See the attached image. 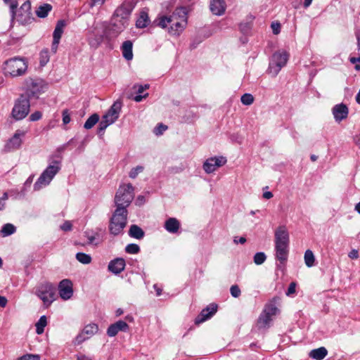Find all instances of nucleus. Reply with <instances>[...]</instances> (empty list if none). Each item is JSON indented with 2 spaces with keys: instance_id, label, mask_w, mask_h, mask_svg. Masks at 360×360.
Instances as JSON below:
<instances>
[{
  "instance_id": "f257e3e1",
  "label": "nucleus",
  "mask_w": 360,
  "mask_h": 360,
  "mask_svg": "<svg viewBox=\"0 0 360 360\" xmlns=\"http://www.w3.org/2000/svg\"><path fill=\"white\" fill-rule=\"evenodd\" d=\"M158 20L159 27L166 28L169 25V33L179 35L187 25V9L186 7L176 8L171 15L161 16Z\"/></svg>"
},
{
  "instance_id": "f03ea898",
  "label": "nucleus",
  "mask_w": 360,
  "mask_h": 360,
  "mask_svg": "<svg viewBox=\"0 0 360 360\" xmlns=\"http://www.w3.org/2000/svg\"><path fill=\"white\" fill-rule=\"evenodd\" d=\"M276 258L279 261L277 268L285 269L289 252V234L285 226H281L275 231Z\"/></svg>"
},
{
  "instance_id": "7ed1b4c3",
  "label": "nucleus",
  "mask_w": 360,
  "mask_h": 360,
  "mask_svg": "<svg viewBox=\"0 0 360 360\" xmlns=\"http://www.w3.org/2000/svg\"><path fill=\"white\" fill-rule=\"evenodd\" d=\"M134 5L131 1H124L115 11L111 18V29L116 34L122 32L128 25V21Z\"/></svg>"
},
{
  "instance_id": "20e7f679",
  "label": "nucleus",
  "mask_w": 360,
  "mask_h": 360,
  "mask_svg": "<svg viewBox=\"0 0 360 360\" xmlns=\"http://www.w3.org/2000/svg\"><path fill=\"white\" fill-rule=\"evenodd\" d=\"M62 158L60 155H52L49 160L48 167L44 170L40 176L34 184L36 191L50 184L53 177L60 170Z\"/></svg>"
},
{
  "instance_id": "39448f33",
  "label": "nucleus",
  "mask_w": 360,
  "mask_h": 360,
  "mask_svg": "<svg viewBox=\"0 0 360 360\" xmlns=\"http://www.w3.org/2000/svg\"><path fill=\"white\" fill-rule=\"evenodd\" d=\"M28 70V61L24 57L15 56L5 60L3 72L6 77L12 78L25 75Z\"/></svg>"
},
{
  "instance_id": "423d86ee",
  "label": "nucleus",
  "mask_w": 360,
  "mask_h": 360,
  "mask_svg": "<svg viewBox=\"0 0 360 360\" xmlns=\"http://www.w3.org/2000/svg\"><path fill=\"white\" fill-rule=\"evenodd\" d=\"M127 209H115L109 221L108 229L111 235L115 236L123 233L127 224Z\"/></svg>"
},
{
  "instance_id": "0eeeda50",
  "label": "nucleus",
  "mask_w": 360,
  "mask_h": 360,
  "mask_svg": "<svg viewBox=\"0 0 360 360\" xmlns=\"http://www.w3.org/2000/svg\"><path fill=\"white\" fill-rule=\"evenodd\" d=\"M134 199V187L131 184L120 186L115 197L116 209H127Z\"/></svg>"
},
{
  "instance_id": "6e6552de",
  "label": "nucleus",
  "mask_w": 360,
  "mask_h": 360,
  "mask_svg": "<svg viewBox=\"0 0 360 360\" xmlns=\"http://www.w3.org/2000/svg\"><path fill=\"white\" fill-rule=\"evenodd\" d=\"M121 108L122 102L117 101L112 104L107 113L103 116L97 131L100 136L103 135L104 131L108 126L114 123L117 120Z\"/></svg>"
},
{
  "instance_id": "1a4fd4ad",
  "label": "nucleus",
  "mask_w": 360,
  "mask_h": 360,
  "mask_svg": "<svg viewBox=\"0 0 360 360\" xmlns=\"http://www.w3.org/2000/svg\"><path fill=\"white\" fill-rule=\"evenodd\" d=\"M35 294L43 302L44 306L47 308L55 300V286L49 282L42 283L37 286Z\"/></svg>"
},
{
  "instance_id": "9d476101",
  "label": "nucleus",
  "mask_w": 360,
  "mask_h": 360,
  "mask_svg": "<svg viewBox=\"0 0 360 360\" xmlns=\"http://www.w3.org/2000/svg\"><path fill=\"white\" fill-rule=\"evenodd\" d=\"M30 99L22 95L15 102L11 111L12 117L15 120H21L27 117L30 112Z\"/></svg>"
},
{
  "instance_id": "9b49d317",
  "label": "nucleus",
  "mask_w": 360,
  "mask_h": 360,
  "mask_svg": "<svg viewBox=\"0 0 360 360\" xmlns=\"http://www.w3.org/2000/svg\"><path fill=\"white\" fill-rule=\"evenodd\" d=\"M288 58L289 54L286 51H278L274 53L268 68L269 74L274 77L276 76L281 68L287 64Z\"/></svg>"
},
{
  "instance_id": "f8f14e48",
  "label": "nucleus",
  "mask_w": 360,
  "mask_h": 360,
  "mask_svg": "<svg viewBox=\"0 0 360 360\" xmlns=\"http://www.w3.org/2000/svg\"><path fill=\"white\" fill-rule=\"evenodd\" d=\"M11 11L12 18L22 25L30 24L34 20L31 13V2L30 1H25L19 9H13V11L11 10Z\"/></svg>"
},
{
  "instance_id": "ddd939ff",
  "label": "nucleus",
  "mask_w": 360,
  "mask_h": 360,
  "mask_svg": "<svg viewBox=\"0 0 360 360\" xmlns=\"http://www.w3.org/2000/svg\"><path fill=\"white\" fill-rule=\"evenodd\" d=\"M44 82L40 79L29 78L25 80L26 94L30 98H37L43 91Z\"/></svg>"
},
{
  "instance_id": "4468645a",
  "label": "nucleus",
  "mask_w": 360,
  "mask_h": 360,
  "mask_svg": "<svg viewBox=\"0 0 360 360\" xmlns=\"http://www.w3.org/2000/svg\"><path fill=\"white\" fill-rule=\"evenodd\" d=\"M226 159L224 157H213L206 160L203 164V169L207 174L214 172L217 168L224 165Z\"/></svg>"
},
{
  "instance_id": "2eb2a0df",
  "label": "nucleus",
  "mask_w": 360,
  "mask_h": 360,
  "mask_svg": "<svg viewBox=\"0 0 360 360\" xmlns=\"http://www.w3.org/2000/svg\"><path fill=\"white\" fill-rule=\"evenodd\" d=\"M58 292L61 299L68 300L73 295V284L70 279H63L58 284Z\"/></svg>"
},
{
  "instance_id": "dca6fc26",
  "label": "nucleus",
  "mask_w": 360,
  "mask_h": 360,
  "mask_svg": "<svg viewBox=\"0 0 360 360\" xmlns=\"http://www.w3.org/2000/svg\"><path fill=\"white\" fill-rule=\"evenodd\" d=\"M217 311V304L212 303L203 309L195 319V324L199 325L211 318Z\"/></svg>"
},
{
  "instance_id": "f3484780",
  "label": "nucleus",
  "mask_w": 360,
  "mask_h": 360,
  "mask_svg": "<svg viewBox=\"0 0 360 360\" xmlns=\"http://www.w3.org/2000/svg\"><path fill=\"white\" fill-rule=\"evenodd\" d=\"M27 131L18 129L13 136L6 143V148L8 150H15L20 147L22 144V138L25 136Z\"/></svg>"
},
{
  "instance_id": "a211bd4d",
  "label": "nucleus",
  "mask_w": 360,
  "mask_h": 360,
  "mask_svg": "<svg viewBox=\"0 0 360 360\" xmlns=\"http://www.w3.org/2000/svg\"><path fill=\"white\" fill-rule=\"evenodd\" d=\"M129 330V325L124 321H118L110 325L107 330V335L109 337L115 336L120 331L126 332Z\"/></svg>"
},
{
  "instance_id": "6ab92c4d",
  "label": "nucleus",
  "mask_w": 360,
  "mask_h": 360,
  "mask_svg": "<svg viewBox=\"0 0 360 360\" xmlns=\"http://www.w3.org/2000/svg\"><path fill=\"white\" fill-rule=\"evenodd\" d=\"M349 110L346 105L343 103L335 105L333 108V114L335 121L340 122L346 119L348 116Z\"/></svg>"
},
{
  "instance_id": "aec40b11",
  "label": "nucleus",
  "mask_w": 360,
  "mask_h": 360,
  "mask_svg": "<svg viewBox=\"0 0 360 360\" xmlns=\"http://www.w3.org/2000/svg\"><path fill=\"white\" fill-rule=\"evenodd\" d=\"M125 266V260L118 257L110 262L108 270L115 274H118L124 270Z\"/></svg>"
},
{
  "instance_id": "412c9836",
  "label": "nucleus",
  "mask_w": 360,
  "mask_h": 360,
  "mask_svg": "<svg viewBox=\"0 0 360 360\" xmlns=\"http://www.w3.org/2000/svg\"><path fill=\"white\" fill-rule=\"evenodd\" d=\"M226 3L224 0H210V11L216 15H221L226 11Z\"/></svg>"
},
{
  "instance_id": "4be33fe9",
  "label": "nucleus",
  "mask_w": 360,
  "mask_h": 360,
  "mask_svg": "<svg viewBox=\"0 0 360 360\" xmlns=\"http://www.w3.org/2000/svg\"><path fill=\"white\" fill-rule=\"evenodd\" d=\"M132 49L133 43L130 40L124 41L121 46L122 56L127 60H131L133 58Z\"/></svg>"
},
{
  "instance_id": "5701e85b",
  "label": "nucleus",
  "mask_w": 360,
  "mask_h": 360,
  "mask_svg": "<svg viewBox=\"0 0 360 360\" xmlns=\"http://www.w3.org/2000/svg\"><path fill=\"white\" fill-rule=\"evenodd\" d=\"M165 229L169 233H176L180 228V223L176 218H169L165 222Z\"/></svg>"
},
{
  "instance_id": "b1692460",
  "label": "nucleus",
  "mask_w": 360,
  "mask_h": 360,
  "mask_svg": "<svg viewBox=\"0 0 360 360\" xmlns=\"http://www.w3.org/2000/svg\"><path fill=\"white\" fill-rule=\"evenodd\" d=\"M327 354H328L327 349L323 347H321L318 349H312L309 352V357H311L315 360H322L326 356Z\"/></svg>"
},
{
  "instance_id": "393cba45",
  "label": "nucleus",
  "mask_w": 360,
  "mask_h": 360,
  "mask_svg": "<svg viewBox=\"0 0 360 360\" xmlns=\"http://www.w3.org/2000/svg\"><path fill=\"white\" fill-rule=\"evenodd\" d=\"M129 236L131 238L140 240L144 237L145 233L138 225L133 224L129 230Z\"/></svg>"
},
{
  "instance_id": "a878e982",
  "label": "nucleus",
  "mask_w": 360,
  "mask_h": 360,
  "mask_svg": "<svg viewBox=\"0 0 360 360\" xmlns=\"http://www.w3.org/2000/svg\"><path fill=\"white\" fill-rule=\"evenodd\" d=\"M148 88V84L134 85L133 89L136 91L137 95L134 96V100L136 102H140L143 98H146L148 94L146 93L144 95H142V93Z\"/></svg>"
},
{
  "instance_id": "bb28decb",
  "label": "nucleus",
  "mask_w": 360,
  "mask_h": 360,
  "mask_svg": "<svg viewBox=\"0 0 360 360\" xmlns=\"http://www.w3.org/2000/svg\"><path fill=\"white\" fill-rule=\"evenodd\" d=\"M150 20L147 12L142 11L140 13L139 17L136 20V26L138 28H144L149 24Z\"/></svg>"
},
{
  "instance_id": "cd10ccee",
  "label": "nucleus",
  "mask_w": 360,
  "mask_h": 360,
  "mask_svg": "<svg viewBox=\"0 0 360 360\" xmlns=\"http://www.w3.org/2000/svg\"><path fill=\"white\" fill-rule=\"evenodd\" d=\"M105 234V229H97V231L91 236V245H97L103 242Z\"/></svg>"
},
{
  "instance_id": "c85d7f7f",
  "label": "nucleus",
  "mask_w": 360,
  "mask_h": 360,
  "mask_svg": "<svg viewBox=\"0 0 360 360\" xmlns=\"http://www.w3.org/2000/svg\"><path fill=\"white\" fill-rule=\"evenodd\" d=\"M52 6L49 4H44L43 5L39 6L37 10L36 11V15L41 18H44L46 17L49 13L51 11Z\"/></svg>"
},
{
  "instance_id": "c756f323",
  "label": "nucleus",
  "mask_w": 360,
  "mask_h": 360,
  "mask_svg": "<svg viewBox=\"0 0 360 360\" xmlns=\"http://www.w3.org/2000/svg\"><path fill=\"white\" fill-rule=\"evenodd\" d=\"M65 26V22L64 20L58 21L55 30L53 34V39L60 40L61 36L63 33V29Z\"/></svg>"
},
{
  "instance_id": "7c9ffc66",
  "label": "nucleus",
  "mask_w": 360,
  "mask_h": 360,
  "mask_svg": "<svg viewBox=\"0 0 360 360\" xmlns=\"http://www.w3.org/2000/svg\"><path fill=\"white\" fill-rule=\"evenodd\" d=\"M271 317L266 314L265 312H262L258 320L257 325L259 328H266L269 326L270 322L271 321Z\"/></svg>"
},
{
  "instance_id": "2f4dec72",
  "label": "nucleus",
  "mask_w": 360,
  "mask_h": 360,
  "mask_svg": "<svg viewBox=\"0 0 360 360\" xmlns=\"http://www.w3.org/2000/svg\"><path fill=\"white\" fill-rule=\"evenodd\" d=\"M47 325V318L46 316H41L38 321L35 323L36 333L38 335H41L44 331V328Z\"/></svg>"
},
{
  "instance_id": "473e14b6",
  "label": "nucleus",
  "mask_w": 360,
  "mask_h": 360,
  "mask_svg": "<svg viewBox=\"0 0 360 360\" xmlns=\"http://www.w3.org/2000/svg\"><path fill=\"white\" fill-rule=\"evenodd\" d=\"M50 60V55L47 49H43L39 53V64L41 67H44Z\"/></svg>"
},
{
  "instance_id": "72a5a7b5",
  "label": "nucleus",
  "mask_w": 360,
  "mask_h": 360,
  "mask_svg": "<svg viewBox=\"0 0 360 360\" xmlns=\"http://www.w3.org/2000/svg\"><path fill=\"white\" fill-rule=\"evenodd\" d=\"M304 262L308 267H311L314 265L315 257L311 250H307L304 253Z\"/></svg>"
},
{
  "instance_id": "f704fd0d",
  "label": "nucleus",
  "mask_w": 360,
  "mask_h": 360,
  "mask_svg": "<svg viewBox=\"0 0 360 360\" xmlns=\"http://www.w3.org/2000/svg\"><path fill=\"white\" fill-rule=\"evenodd\" d=\"M89 330L88 326H86L84 329L79 333L75 338V343L79 345L82 343L85 340L89 339Z\"/></svg>"
},
{
  "instance_id": "c9c22d12",
  "label": "nucleus",
  "mask_w": 360,
  "mask_h": 360,
  "mask_svg": "<svg viewBox=\"0 0 360 360\" xmlns=\"http://www.w3.org/2000/svg\"><path fill=\"white\" fill-rule=\"evenodd\" d=\"M15 231V227L11 224H5L1 231L4 236H8L13 234Z\"/></svg>"
},
{
  "instance_id": "e433bc0d",
  "label": "nucleus",
  "mask_w": 360,
  "mask_h": 360,
  "mask_svg": "<svg viewBox=\"0 0 360 360\" xmlns=\"http://www.w3.org/2000/svg\"><path fill=\"white\" fill-rule=\"evenodd\" d=\"M125 251L128 254H138L140 252V248L137 244L130 243L125 247Z\"/></svg>"
},
{
  "instance_id": "4c0bfd02",
  "label": "nucleus",
  "mask_w": 360,
  "mask_h": 360,
  "mask_svg": "<svg viewBox=\"0 0 360 360\" xmlns=\"http://www.w3.org/2000/svg\"><path fill=\"white\" fill-rule=\"evenodd\" d=\"M241 103L245 105H250L254 102V96L250 94H244L240 98Z\"/></svg>"
},
{
  "instance_id": "58836bf2",
  "label": "nucleus",
  "mask_w": 360,
  "mask_h": 360,
  "mask_svg": "<svg viewBox=\"0 0 360 360\" xmlns=\"http://www.w3.org/2000/svg\"><path fill=\"white\" fill-rule=\"evenodd\" d=\"M266 259V255L264 252H257L254 256V262L257 265L263 264Z\"/></svg>"
},
{
  "instance_id": "ea45409f",
  "label": "nucleus",
  "mask_w": 360,
  "mask_h": 360,
  "mask_svg": "<svg viewBox=\"0 0 360 360\" xmlns=\"http://www.w3.org/2000/svg\"><path fill=\"white\" fill-rule=\"evenodd\" d=\"M76 258L79 262L82 264L90 263V256L89 255L82 252H78L76 255Z\"/></svg>"
},
{
  "instance_id": "a19ab883",
  "label": "nucleus",
  "mask_w": 360,
  "mask_h": 360,
  "mask_svg": "<svg viewBox=\"0 0 360 360\" xmlns=\"http://www.w3.org/2000/svg\"><path fill=\"white\" fill-rule=\"evenodd\" d=\"M143 171V167L142 166H136V167H134L131 169L130 172H129V177L131 178V179H135L137 175L142 172Z\"/></svg>"
},
{
  "instance_id": "79ce46f5",
  "label": "nucleus",
  "mask_w": 360,
  "mask_h": 360,
  "mask_svg": "<svg viewBox=\"0 0 360 360\" xmlns=\"http://www.w3.org/2000/svg\"><path fill=\"white\" fill-rule=\"evenodd\" d=\"M167 129V126L163 124L162 123H160L157 125V127L154 129V133L157 136L162 135L165 131Z\"/></svg>"
},
{
  "instance_id": "37998d69",
  "label": "nucleus",
  "mask_w": 360,
  "mask_h": 360,
  "mask_svg": "<svg viewBox=\"0 0 360 360\" xmlns=\"http://www.w3.org/2000/svg\"><path fill=\"white\" fill-rule=\"evenodd\" d=\"M277 308L274 304H270L267 306L264 310V312H265L266 314H268L269 316L272 317L274 315L276 314Z\"/></svg>"
},
{
  "instance_id": "c03bdc74",
  "label": "nucleus",
  "mask_w": 360,
  "mask_h": 360,
  "mask_svg": "<svg viewBox=\"0 0 360 360\" xmlns=\"http://www.w3.org/2000/svg\"><path fill=\"white\" fill-rule=\"evenodd\" d=\"M230 292L231 295L236 298L238 297L241 294L240 289L238 285H233L230 288Z\"/></svg>"
},
{
  "instance_id": "a18cd8bd",
  "label": "nucleus",
  "mask_w": 360,
  "mask_h": 360,
  "mask_svg": "<svg viewBox=\"0 0 360 360\" xmlns=\"http://www.w3.org/2000/svg\"><path fill=\"white\" fill-rule=\"evenodd\" d=\"M8 198V195L6 192H5L3 195L0 198V211L4 210L6 207V201Z\"/></svg>"
},
{
  "instance_id": "49530a36",
  "label": "nucleus",
  "mask_w": 360,
  "mask_h": 360,
  "mask_svg": "<svg viewBox=\"0 0 360 360\" xmlns=\"http://www.w3.org/2000/svg\"><path fill=\"white\" fill-rule=\"evenodd\" d=\"M62 115H63V124H67L70 123L71 119H70V115L68 110H67V109L64 110L63 111Z\"/></svg>"
},
{
  "instance_id": "de8ad7c7",
  "label": "nucleus",
  "mask_w": 360,
  "mask_h": 360,
  "mask_svg": "<svg viewBox=\"0 0 360 360\" xmlns=\"http://www.w3.org/2000/svg\"><path fill=\"white\" fill-rule=\"evenodd\" d=\"M72 224L70 221H65L61 226L60 229L63 231H70L72 230Z\"/></svg>"
},
{
  "instance_id": "09e8293b",
  "label": "nucleus",
  "mask_w": 360,
  "mask_h": 360,
  "mask_svg": "<svg viewBox=\"0 0 360 360\" xmlns=\"http://www.w3.org/2000/svg\"><path fill=\"white\" fill-rule=\"evenodd\" d=\"M42 117V114L40 111H36L31 114L30 116V121L34 122L40 120Z\"/></svg>"
},
{
  "instance_id": "8fccbe9b",
  "label": "nucleus",
  "mask_w": 360,
  "mask_h": 360,
  "mask_svg": "<svg viewBox=\"0 0 360 360\" xmlns=\"http://www.w3.org/2000/svg\"><path fill=\"white\" fill-rule=\"evenodd\" d=\"M271 29L274 34H278L281 32V24L279 22H272Z\"/></svg>"
},
{
  "instance_id": "3c124183",
  "label": "nucleus",
  "mask_w": 360,
  "mask_h": 360,
  "mask_svg": "<svg viewBox=\"0 0 360 360\" xmlns=\"http://www.w3.org/2000/svg\"><path fill=\"white\" fill-rule=\"evenodd\" d=\"M6 4H8L11 10L13 11V9H16L18 7L17 0H4Z\"/></svg>"
},
{
  "instance_id": "603ef678",
  "label": "nucleus",
  "mask_w": 360,
  "mask_h": 360,
  "mask_svg": "<svg viewBox=\"0 0 360 360\" xmlns=\"http://www.w3.org/2000/svg\"><path fill=\"white\" fill-rule=\"evenodd\" d=\"M296 283L295 282H292L290 283L288 290L286 292L287 295H290L295 292Z\"/></svg>"
},
{
  "instance_id": "864d4df0",
  "label": "nucleus",
  "mask_w": 360,
  "mask_h": 360,
  "mask_svg": "<svg viewBox=\"0 0 360 360\" xmlns=\"http://www.w3.org/2000/svg\"><path fill=\"white\" fill-rule=\"evenodd\" d=\"M59 43H60V40L53 39V43L51 45V50L53 53H56L57 51Z\"/></svg>"
},
{
  "instance_id": "5fc2aeb1",
  "label": "nucleus",
  "mask_w": 360,
  "mask_h": 360,
  "mask_svg": "<svg viewBox=\"0 0 360 360\" xmlns=\"http://www.w3.org/2000/svg\"><path fill=\"white\" fill-rule=\"evenodd\" d=\"M99 121V116L98 114H92L91 115V127L95 125Z\"/></svg>"
},
{
  "instance_id": "6e6d98bb",
  "label": "nucleus",
  "mask_w": 360,
  "mask_h": 360,
  "mask_svg": "<svg viewBox=\"0 0 360 360\" xmlns=\"http://www.w3.org/2000/svg\"><path fill=\"white\" fill-rule=\"evenodd\" d=\"M106 0H91V7L95 6H101Z\"/></svg>"
},
{
  "instance_id": "4d7b16f0",
  "label": "nucleus",
  "mask_w": 360,
  "mask_h": 360,
  "mask_svg": "<svg viewBox=\"0 0 360 360\" xmlns=\"http://www.w3.org/2000/svg\"><path fill=\"white\" fill-rule=\"evenodd\" d=\"M349 257L354 259H357L359 257V252L357 250H352L349 253Z\"/></svg>"
},
{
  "instance_id": "13d9d810",
  "label": "nucleus",
  "mask_w": 360,
  "mask_h": 360,
  "mask_svg": "<svg viewBox=\"0 0 360 360\" xmlns=\"http://www.w3.org/2000/svg\"><path fill=\"white\" fill-rule=\"evenodd\" d=\"M8 300L6 297L0 295V307H5L7 304Z\"/></svg>"
},
{
  "instance_id": "bf43d9fd",
  "label": "nucleus",
  "mask_w": 360,
  "mask_h": 360,
  "mask_svg": "<svg viewBox=\"0 0 360 360\" xmlns=\"http://www.w3.org/2000/svg\"><path fill=\"white\" fill-rule=\"evenodd\" d=\"M237 238V237H235L233 240L236 244H238V243L244 244L246 242V238L245 237H240L238 240Z\"/></svg>"
},
{
  "instance_id": "052dcab7",
  "label": "nucleus",
  "mask_w": 360,
  "mask_h": 360,
  "mask_svg": "<svg viewBox=\"0 0 360 360\" xmlns=\"http://www.w3.org/2000/svg\"><path fill=\"white\" fill-rule=\"evenodd\" d=\"M239 27L242 32L247 31V30H250V28L249 24H248V23L240 24Z\"/></svg>"
},
{
  "instance_id": "680f3d73",
  "label": "nucleus",
  "mask_w": 360,
  "mask_h": 360,
  "mask_svg": "<svg viewBox=\"0 0 360 360\" xmlns=\"http://www.w3.org/2000/svg\"><path fill=\"white\" fill-rule=\"evenodd\" d=\"M273 197V194L270 191H266L263 193V198L265 199H270Z\"/></svg>"
},
{
  "instance_id": "e2e57ef3",
  "label": "nucleus",
  "mask_w": 360,
  "mask_h": 360,
  "mask_svg": "<svg viewBox=\"0 0 360 360\" xmlns=\"http://www.w3.org/2000/svg\"><path fill=\"white\" fill-rule=\"evenodd\" d=\"M356 39H357L358 50L359 51V55H360V31H357L356 32Z\"/></svg>"
},
{
  "instance_id": "0e129e2a",
  "label": "nucleus",
  "mask_w": 360,
  "mask_h": 360,
  "mask_svg": "<svg viewBox=\"0 0 360 360\" xmlns=\"http://www.w3.org/2000/svg\"><path fill=\"white\" fill-rule=\"evenodd\" d=\"M154 289L156 291V295L160 296L162 294V289L158 286V285L155 284L153 285Z\"/></svg>"
},
{
  "instance_id": "69168bd1",
  "label": "nucleus",
  "mask_w": 360,
  "mask_h": 360,
  "mask_svg": "<svg viewBox=\"0 0 360 360\" xmlns=\"http://www.w3.org/2000/svg\"><path fill=\"white\" fill-rule=\"evenodd\" d=\"M349 61L352 64H355L357 62L360 63V57H358V58L352 57V58H349Z\"/></svg>"
},
{
  "instance_id": "338daca9",
  "label": "nucleus",
  "mask_w": 360,
  "mask_h": 360,
  "mask_svg": "<svg viewBox=\"0 0 360 360\" xmlns=\"http://www.w3.org/2000/svg\"><path fill=\"white\" fill-rule=\"evenodd\" d=\"M312 2V0H304V7L307 8L309 7Z\"/></svg>"
},
{
  "instance_id": "774afa93",
  "label": "nucleus",
  "mask_w": 360,
  "mask_h": 360,
  "mask_svg": "<svg viewBox=\"0 0 360 360\" xmlns=\"http://www.w3.org/2000/svg\"><path fill=\"white\" fill-rule=\"evenodd\" d=\"M355 210L360 214V202H358L355 206Z\"/></svg>"
}]
</instances>
